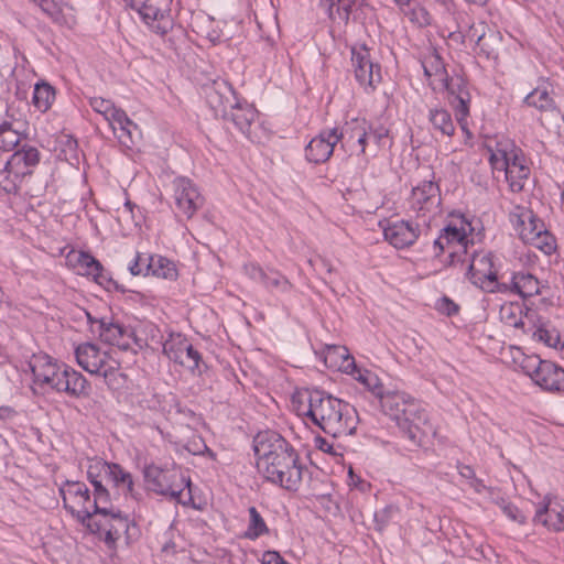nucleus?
<instances>
[{"label":"nucleus","mask_w":564,"mask_h":564,"mask_svg":"<svg viewBox=\"0 0 564 564\" xmlns=\"http://www.w3.org/2000/svg\"><path fill=\"white\" fill-rule=\"evenodd\" d=\"M258 470L269 481L288 490H296L303 467L293 447L276 433L258 434L254 438Z\"/></svg>","instance_id":"f257e3e1"},{"label":"nucleus","mask_w":564,"mask_h":564,"mask_svg":"<svg viewBox=\"0 0 564 564\" xmlns=\"http://www.w3.org/2000/svg\"><path fill=\"white\" fill-rule=\"evenodd\" d=\"M300 403L306 401L303 408L296 410L335 438L352 435L358 424L356 409L347 402L337 399L322 390H308L299 394Z\"/></svg>","instance_id":"f03ea898"},{"label":"nucleus","mask_w":564,"mask_h":564,"mask_svg":"<svg viewBox=\"0 0 564 564\" xmlns=\"http://www.w3.org/2000/svg\"><path fill=\"white\" fill-rule=\"evenodd\" d=\"M30 367L35 384L47 386L73 398L86 397L89 393V383L80 372L68 366L58 365L47 355L35 357Z\"/></svg>","instance_id":"7ed1b4c3"},{"label":"nucleus","mask_w":564,"mask_h":564,"mask_svg":"<svg viewBox=\"0 0 564 564\" xmlns=\"http://www.w3.org/2000/svg\"><path fill=\"white\" fill-rule=\"evenodd\" d=\"M147 488L155 494L169 496L178 503L187 506L193 501L191 480L180 468H162L149 465L143 470Z\"/></svg>","instance_id":"20e7f679"},{"label":"nucleus","mask_w":564,"mask_h":564,"mask_svg":"<svg viewBox=\"0 0 564 564\" xmlns=\"http://www.w3.org/2000/svg\"><path fill=\"white\" fill-rule=\"evenodd\" d=\"M521 367L525 375L542 390L564 395V369L558 365L542 360L539 356H528Z\"/></svg>","instance_id":"39448f33"},{"label":"nucleus","mask_w":564,"mask_h":564,"mask_svg":"<svg viewBox=\"0 0 564 564\" xmlns=\"http://www.w3.org/2000/svg\"><path fill=\"white\" fill-rule=\"evenodd\" d=\"M409 212L413 213L422 225L429 227L431 220L441 214V192L436 183L424 181L412 189L409 197Z\"/></svg>","instance_id":"423d86ee"},{"label":"nucleus","mask_w":564,"mask_h":564,"mask_svg":"<svg viewBox=\"0 0 564 564\" xmlns=\"http://www.w3.org/2000/svg\"><path fill=\"white\" fill-rule=\"evenodd\" d=\"M467 275L474 285L485 292H507L506 283L498 281L494 254L489 251L473 252Z\"/></svg>","instance_id":"0eeeda50"},{"label":"nucleus","mask_w":564,"mask_h":564,"mask_svg":"<svg viewBox=\"0 0 564 564\" xmlns=\"http://www.w3.org/2000/svg\"><path fill=\"white\" fill-rule=\"evenodd\" d=\"M59 494L65 509L76 517L82 524L93 528L91 520L95 511L87 486L80 481L67 480L59 488Z\"/></svg>","instance_id":"6e6552de"},{"label":"nucleus","mask_w":564,"mask_h":564,"mask_svg":"<svg viewBox=\"0 0 564 564\" xmlns=\"http://www.w3.org/2000/svg\"><path fill=\"white\" fill-rule=\"evenodd\" d=\"M404 410V413L399 416L397 424L412 446H422L425 437L430 433H434L426 411L414 399L409 402Z\"/></svg>","instance_id":"1a4fd4ad"},{"label":"nucleus","mask_w":564,"mask_h":564,"mask_svg":"<svg viewBox=\"0 0 564 564\" xmlns=\"http://www.w3.org/2000/svg\"><path fill=\"white\" fill-rule=\"evenodd\" d=\"M75 356L77 364L91 375L102 376L107 379L119 369V362L111 359L107 351L91 343H84L76 347Z\"/></svg>","instance_id":"9d476101"},{"label":"nucleus","mask_w":564,"mask_h":564,"mask_svg":"<svg viewBox=\"0 0 564 564\" xmlns=\"http://www.w3.org/2000/svg\"><path fill=\"white\" fill-rule=\"evenodd\" d=\"M40 162V152L33 147H23L21 150L15 151L10 159L6 162V171L14 175L13 181H8L3 184V191L7 193L17 192L20 183L25 176L32 174V169Z\"/></svg>","instance_id":"9b49d317"},{"label":"nucleus","mask_w":564,"mask_h":564,"mask_svg":"<svg viewBox=\"0 0 564 564\" xmlns=\"http://www.w3.org/2000/svg\"><path fill=\"white\" fill-rule=\"evenodd\" d=\"M163 352L170 360L180 364L192 372H202L199 368L200 354L182 335H170L163 344Z\"/></svg>","instance_id":"f8f14e48"},{"label":"nucleus","mask_w":564,"mask_h":564,"mask_svg":"<svg viewBox=\"0 0 564 564\" xmlns=\"http://www.w3.org/2000/svg\"><path fill=\"white\" fill-rule=\"evenodd\" d=\"M351 63L355 77L361 86L375 89L381 83V67L372 61L366 46L351 48Z\"/></svg>","instance_id":"ddd939ff"},{"label":"nucleus","mask_w":564,"mask_h":564,"mask_svg":"<svg viewBox=\"0 0 564 564\" xmlns=\"http://www.w3.org/2000/svg\"><path fill=\"white\" fill-rule=\"evenodd\" d=\"M163 2L164 0H124L126 6L135 10L147 24L156 22L153 29L160 34H165L170 26V17L162 8Z\"/></svg>","instance_id":"4468645a"},{"label":"nucleus","mask_w":564,"mask_h":564,"mask_svg":"<svg viewBox=\"0 0 564 564\" xmlns=\"http://www.w3.org/2000/svg\"><path fill=\"white\" fill-rule=\"evenodd\" d=\"M174 200L178 210L191 218L204 204V198L189 178L176 177L173 181Z\"/></svg>","instance_id":"2eb2a0df"},{"label":"nucleus","mask_w":564,"mask_h":564,"mask_svg":"<svg viewBox=\"0 0 564 564\" xmlns=\"http://www.w3.org/2000/svg\"><path fill=\"white\" fill-rule=\"evenodd\" d=\"M209 107L216 116L226 113L230 106L236 105L237 97L231 85L221 78H217L203 86Z\"/></svg>","instance_id":"dca6fc26"},{"label":"nucleus","mask_w":564,"mask_h":564,"mask_svg":"<svg viewBox=\"0 0 564 564\" xmlns=\"http://www.w3.org/2000/svg\"><path fill=\"white\" fill-rule=\"evenodd\" d=\"M341 140L338 128L322 131L305 148V156L312 163H324L332 156L335 145Z\"/></svg>","instance_id":"f3484780"},{"label":"nucleus","mask_w":564,"mask_h":564,"mask_svg":"<svg viewBox=\"0 0 564 564\" xmlns=\"http://www.w3.org/2000/svg\"><path fill=\"white\" fill-rule=\"evenodd\" d=\"M67 258L69 261L76 262L79 274L93 276L96 283L106 289L117 286L116 282L105 273L101 263L91 254L84 251H72Z\"/></svg>","instance_id":"a211bd4d"},{"label":"nucleus","mask_w":564,"mask_h":564,"mask_svg":"<svg viewBox=\"0 0 564 564\" xmlns=\"http://www.w3.org/2000/svg\"><path fill=\"white\" fill-rule=\"evenodd\" d=\"M86 314L90 324L98 325L99 337L104 343L118 346L122 350L130 348L131 333L126 327L106 318L93 319L89 313Z\"/></svg>","instance_id":"6ab92c4d"},{"label":"nucleus","mask_w":564,"mask_h":564,"mask_svg":"<svg viewBox=\"0 0 564 564\" xmlns=\"http://www.w3.org/2000/svg\"><path fill=\"white\" fill-rule=\"evenodd\" d=\"M511 220L514 223L519 236L524 243L533 241L544 230L545 226L531 209L519 206L516 208V212L511 213Z\"/></svg>","instance_id":"aec40b11"},{"label":"nucleus","mask_w":564,"mask_h":564,"mask_svg":"<svg viewBox=\"0 0 564 564\" xmlns=\"http://www.w3.org/2000/svg\"><path fill=\"white\" fill-rule=\"evenodd\" d=\"M420 223L413 225L410 221L401 220L386 227L383 235L392 246L402 249L415 242L420 235Z\"/></svg>","instance_id":"412c9836"},{"label":"nucleus","mask_w":564,"mask_h":564,"mask_svg":"<svg viewBox=\"0 0 564 564\" xmlns=\"http://www.w3.org/2000/svg\"><path fill=\"white\" fill-rule=\"evenodd\" d=\"M534 522L555 532L564 531V502L549 501L536 509Z\"/></svg>","instance_id":"4be33fe9"},{"label":"nucleus","mask_w":564,"mask_h":564,"mask_svg":"<svg viewBox=\"0 0 564 564\" xmlns=\"http://www.w3.org/2000/svg\"><path fill=\"white\" fill-rule=\"evenodd\" d=\"M507 292L518 294L521 297H532L540 294V282L531 273L519 271L511 276L510 283H506Z\"/></svg>","instance_id":"5701e85b"},{"label":"nucleus","mask_w":564,"mask_h":564,"mask_svg":"<svg viewBox=\"0 0 564 564\" xmlns=\"http://www.w3.org/2000/svg\"><path fill=\"white\" fill-rule=\"evenodd\" d=\"M221 117L232 122L242 133H247L257 117V112L249 105H242L237 100L236 105L230 106Z\"/></svg>","instance_id":"b1692460"},{"label":"nucleus","mask_w":564,"mask_h":564,"mask_svg":"<svg viewBox=\"0 0 564 564\" xmlns=\"http://www.w3.org/2000/svg\"><path fill=\"white\" fill-rule=\"evenodd\" d=\"M411 400L412 398L404 392L387 391L379 402L384 414L397 422Z\"/></svg>","instance_id":"393cba45"},{"label":"nucleus","mask_w":564,"mask_h":564,"mask_svg":"<svg viewBox=\"0 0 564 564\" xmlns=\"http://www.w3.org/2000/svg\"><path fill=\"white\" fill-rule=\"evenodd\" d=\"M108 123L123 145L129 147V143L133 142V132L138 130V127L122 109L115 111L113 119H110Z\"/></svg>","instance_id":"a878e982"},{"label":"nucleus","mask_w":564,"mask_h":564,"mask_svg":"<svg viewBox=\"0 0 564 564\" xmlns=\"http://www.w3.org/2000/svg\"><path fill=\"white\" fill-rule=\"evenodd\" d=\"M523 102L529 106L538 109L540 112H546L551 115H558L560 109L556 106V102L551 97L549 90L545 87H536L531 93H529Z\"/></svg>","instance_id":"bb28decb"},{"label":"nucleus","mask_w":564,"mask_h":564,"mask_svg":"<svg viewBox=\"0 0 564 564\" xmlns=\"http://www.w3.org/2000/svg\"><path fill=\"white\" fill-rule=\"evenodd\" d=\"M356 0H321V7L333 21L347 23Z\"/></svg>","instance_id":"cd10ccee"},{"label":"nucleus","mask_w":564,"mask_h":564,"mask_svg":"<svg viewBox=\"0 0 564 564\" xmlns=\"http://www.w3.org/2000/svg\"><path fill=\"white\" fill-rule=\"evenodd\" d=\"M369 123L361 118H354L347 121L338 134H341V140H345L343 145L354 147L355 139L361 135H368Z\"/></svg>","instance_id":"c85d7f7f"},{"label":"nucleus","mask_w":564,"mask_h":564,"mask_svg":"<svg viewBox=\"0 0 564 564\" xmlns=\"http://www.w3.org/2000/svg\"><path fill=\"white\" fill-rule=\"evenodd\" d=\"M148 260L151 275L169 280L176 279L177 270L171 260L161 256H149Z\"/></svg>","instance_id":"c756f323"},{"label":"nucleus","mask_w":564,"mask_h":564,"mask_svg":"<svg viewBox=\"0 0 564 564\" xmlns=\"http://www.w3.org/2000/svg\"><path fill=\"white\" fill-rule=\"evenodd\" d=\"M55 99V90L47 83H37L34 86L32 102L41 112L47 111Z\"/></svg>","instance_id":"7c9ffc66"},{"label":"nucleus","mask_w":564,"mask_h":564,"mask_svg":"<svg viewBox=\"0 0 564 564\" xmlns=\"http://www.w3.org/2000/svg\"><path fill=\"white\" fill-rule=\"evenodd\" d=\"M94 498L91 499L95 514L107 516L110 512V495L101 480H93Z\"/></svg>","instance_id":"2f4dec72"},{"label":"nucleus","mask_w":564,"mask_h":564,"mask_svg":"<svg viewBox=\"0 0 564 564\" xmlns=\"http://www.w3.org/2000/svg\"><path fill=\"white\" fill-rule=\"evenodd\" d=\"M100 471L108 476L117 486H126L128 492L132 494V477L129 473H126L118 464L102 463Z\"/></svg>","instance_id":"473e14b6"},{"label":"nucleus","mask_w":564,"mask_h":564,"mask_svg":"<svg viewBox=\"0 0 564 564\" xmlns=\"http://www.w3.org/2000/svg\"><path fill=\"white\" fill-rule=\"evenodd\" d=\"M430 121L434 129L441 131L444 135L454 134L455 126L448 111L445 109H432L430 111Z\"/></svg>","instance_id":"72a5a7b5"},{"label":"nucleus","mask_w":564,"mask_h":564,"mask_svg":"<svg viewBox=\"0 0 564 564\" xmlns=\"http://www.w3.org/2000/svg\"><path fill=\"white\" fill-rule=\"evenodd\" d=\"M248 511H249L250 520H249L247 536L250 539H257V538L261 536L262 534L268 533V531H269L268 527H267L263 518L261 517V514L258 512L257 508L250 507L248 509Z\"/></svg>","instance_id":"f704fd0d"},{"label":"nucleus","mask_w":564,"mask_h":564,"mask_svg":"<svg viewBox=\"0 0 564 564\" xmlns=\"http://www.w3.org/2000/svg\"><path fill=\"white\" fill-rule=\"evenodd\" d=\"M530 170L523 165L518 169L508 170L505 174L507 182L509 183L510 189L514 193L521 192L524 187V183L528 180Z\"/></svg>","instance_id":"c9c22d12"},{"label":"nucleus","mask_w":564,"mask_h":564,"mask_svg":"<svg viewBox=\"0 0 564 564\" xmlns=\"http://www.w3.org/2000/svg\"><path fill=\"white\" fill-rule=\"evenodd\" d=\"M105 520L100 523H106L108 529L113 530L115 533L119 535L128 533L129 530V519L126 516H122L120 512L115 513L110 508V512L107 516H104Z\"/></svg>","instance_id":"e433bc0d"},{"label":"nucleus","mask_w":564,"mask_h":564,"mask_svg":"<svg viewBox=\"0 0 564 564\" xmlns=\"http://www.w3.org/2000/svg\"><path fill=\"white\" fill-rule=\"evenodd\" d=\"M89 104L91 108L97 113L101 115L107 122H109L110 119H113L115 111L119 110V108L115 107L111 100L101 97H91L89 99Z\"/></svg>","instance_id":"4c0bfd02"},{"label":"nucleus","mask_w":564,"mask_h":564,"mask_svg":"<svg viewBox=\"0 0 564 564\" xmlns=\"http://www.w3.org/2000/svg\"><path fill=\"white\" fill-rule=\"evenodd\" d=\"M335 356L343 359L341 365L339 366L341 369H344L348 373H352L356 369V362L352 356L349 355V351L344 346H332L328 347L327 350V358Z\"/></svg>","instance_id":"58836bf2"},{"label":"nucleus","mask_w":564,"mask_h":564,"mask_svg":"<svg viewBox=\"0 0 564 564\" xmlns=\"http://www.w3.org/2000/svg\"><path fill=\"white\" fill-rule=\"evenodd\" d=\"M443 236L445 238L446 245L456 243L459 248L467 252L468 241L464 231L457 227L447 226L443 229Z\"/></svg>","instance_id":"ea45409f"},{"label":"nucleus","mask_w":564,"mask_h":564,"mask_svg":"<svg viewBox=\"0 0 564 564\" xmlns=\"http://www.w3.org/2000/svg\"><path fill=\"white\" fill-rule=\"evenodd\" d=\"M357 379L361 381L368 388V390L379 400L381 395H383L387 392L384 391L379 378L371 372L359 373Z\"/></svg>","instance_id":"a19ab883"},{"label":"nucleus","mask_w":564,"mask_h":564,"mask_svg":"<svg viewBox=\"0 0 564 564\" xmlns=\"http://www.w3.org/2000/svg\"><path fill=\"white\" fill-rule=\"evenodd\" d=\"M262 283L270 290L276 289L284 293L290 292L293 286L284 275L278 272H274L272 275L268 274V278Z\"/></svg>","instance_id":"79ce46f5"},{"label":"nucleus","mask_w":564,"mask_h":564,"mask_svg":"<svg viewBox=\"0 0 564 564\" xmlns=\"http://www.w3.org/2000/svg\"><path fill=\"white\" fill-rule=\"evenodd\" d=\"M528 245H531L542 250L545 254L552 253V251L555 249L554 239L545 227L544 230H542V232L538 235L535 239H533V241H530Z\"/></svg>","instance_id":"37998d69"},{"label":"nucleus","mask_w":564,"mask_h":564,"mask_svg":"<svg viewBox=\"0 0 564 564\" xmlns=\"http://www.w3.org/2000/svg\"><path fill=\"white\" fill-rule=\"evenodd\" d=\"M445 87L449 95L453 97L451 102L455 106L457 115L462 117L460 119H463L468 113V106L466 99L462 94L455 93L452 83L446 82Z\"/></svg>","instance_id":"c03bdc74"},{"label":"nucleus","mask_w":564,"mask_h":564,"mask_svg":"<svg viewBox=\"0 0 564 564\" xmlns=\"http://www.w3.org/2000/svg\"><path fill=\"white\" fill-rule=\"evenodd\" d=\"M20 142L19 129L0 131V149L11 151Z\"/></svg>","instance_id":"a18cd8bd"},{"label":"nucleus","mask_w":564,"mask_h":564,"mask_svg":"<svg viewBox=\"0 0 564 564\" xmlns=\"http://www.w3.org/2000/svg\"><path fill=\"white\" fill-rule=\"evenodd\" d=\"M43 12L53 19H58L62 13V0H33Z\"/></svg>","instance_id":"49530a36"},{"label":"nucleus","mask_w":564,"mask_h":564,"mask_svg":"<svg viewBox=\"0 0 564 564\" xmlns=\"http://www.w3.org/2000/svg\"><path fill=\"white\" fill-rule=\"evenodd\" d=\"M149 256L145 254H137L133 262L129 265V271L132 275H150V269H148Z\"/></svg>","instance_id":"de8ad7c7"},{"label":"nucleus","mask_w":564,"mask_h":564,"mask_svg":"<svg viewBox=\"0 0 564 564\" xmlns=\"http://www.w3.org/2000/svg\"><path fill=\"white\" fill-rule=\"evenodd\" d=\"M409 15L411 22L415 23L419 26H426L431 24V15L429 11L421 6L411 9Z\"/></svg>","instance_id":"09e8293b"},{"label":"nucleus","mask_w":564,"mask_h":564,"mask_svg":"<svg viewBox=\"0 0 564 564\" xmlns=\"http://www.w3.org/2000/svg\"><path fill=\"white\" fill-rule=\"evenodd\" d=\"M467 37L470 41H474L482 52H486L489 55V52L485 47L486 33L484 24L480 23L478 26L473 25L467 33Z\"/></svg>","instance_id":"8fccbe9b"},{"label":"nucleus","mask_w":564,"mask_h":564,"mask_svg":"<svg viewBox=\"0 0 564 564\" xmlns=\"http://www.w3.org/2000/svg\"><path fill=\"white\" fill-rule=\"evenodd\" d=\"M93 528H89L90 531H104L105 532V543L109 547H113L116 542L121 538L118 533H115L113 530L108 529L106 523L93 522Z\"/></svg>","instance_id":"3c124183"},{"label":"nucleus","mask_w":564,"mask_h":564,"mask_svg":"<svg viewBox=\"0 0 564 564\" xmlns=\"http://www.w3.org/2000/svg\"><path fill=\"white\" fill-rule=\"evenodd\" d=\"M501 510L513 522L520 524L525 522V517L520 512V510L512 503L508 502L506 499H501Z\"/></svg>","instance_id":"603ef678"},{"label":"nucleus","mask_w":564,"mask_h":564,"mask_svg":"<svg viewBox=\"0 0 564 564\" xmlns=\"http://www.w3.org/2000/svg\"><path fill=\"white\" fill-rule=\"evenodd\" d=\"M534 337L550 347H555L560 343L558 335H553L550 330L542 327L534 332Z\"/></svg>","instance_id":"864d4df0"},{"label":"nucleus","mask_w":564,"mask_h":564,"mask_svg":"<svg viewBox=\"0 0 564 564\" xmlns=\"http://www.w3.org/2000/svg\"><path fill=\"white\" fill-rule=\"evenodd\" d=\"M436 307L441 313L446 314L447 316H452L458 312V305L446 296L442 297L437 302Z\"/></svg>","instance_id":"5fc2aeb1"},{"label":"nucleus","mask_w":564,"mask_h":564,"mask_svg":"<svg viewBox=\"0 0 564 564\" xmlns=\"http://www.w3.org/2000/svg\"><path fill=\"white\" fill-rule=\"evenodd\" d=\"M389 130L382 126L372 129H368V138H372L378 145H383L384 140L388 138Z\"/></svg>","instance_id":"6e6d98bb"},{"label":"nucleus","mask_w":564,"mask_h":564,"mask_svg":"<svg viewBox=\"0 0 564 564\" xmlns=\"http://www.w3.org/2000/svg\"><path fill=\"white\" fill-rule=\"evenodd\" d=\"M245 270L246 273L256 281L262 282L265 281V279L268 278V273L253 263L245 265Z\"/></svg>","instance_id":"4d7b16f0"},{"label":"nucleus","mask_w":564,"mask_h":564,"mask_svg":"<svg viewBox=\"0 0 564 564\" xmlns=\"http://www.w3.org/2000/svg\"><path fill=\"white\" fill-rule=\"evenodd\" d=\"M7 116L11 120H1L0 121V131L2 130H14L21 127V122L14 118V115L11 113V107L7 109Z\"/></svg>","instance_id":"13d9d810"},{"label":"nucleus","mask_w":564,"mask_h":564,"mask_svg":"<svg viewBox=\"0 0 564 564\" xmlns=\"http://www.w3.org/2000/svg\"><path fill=\"white\" fill-rule=\"evenodd\" d=\"M262 564H288L283 557L275 551H265L261 558Z\"/></svg>","instance_id":"bf43d9fd"},{"label":"nucleus","mask_w":564,"mask_h":564,"mask_svg":"<svg viewBox=\"0 0 564 564\" xmlns=\"http://www.w3.org/2000/svg\"><path fill=\"white\" fill-rule=\"evenodd\" d=\"M524 164L521 162V160L513 155L512 160L505 153V161H501V167H503L505 174H507L508 170H513V167L518 169L520 166H523Z\"/></svg>","instance_id":"052dcab7"},{"label":"nucleus","mask_w":564,"mask_h":564,"mask_svg":"<svg viewBox=\"0 0 564 564\" xmlns=\"http://www.w3.org/2000/svg\"><path fill=\"white\" fill-rule=\"evenodd\" d=\"M392 512V507L384 508L380 512H376L375 518L376 522L379 525V530L383 528V525L388 522L390 514Z\"/></svg>","instance_id":"680f3d73"},{"label":"nucleus","mask_w":564,"mask_h":564,"mask_svg":"<svg viewBox=\"0 0 564 564\" xmlns=\"http://www.w3.org/2000/svg\"><path fill=\"white\" fill-rule=\"evenodd\" d=\"M315 445L316 447L322 451V452H325V453H328V454H333L335 455L336 452L334 449V446L333 444H330L327 440H325L324 437H321V436H317L315 438Z\"/></svg>","instance_id":"e2e57ef3"},{"label":"nucleus","mask_w":564,"mask_h":564,"mask_svg":"<svg viewBox=\"0 0 564 564\" xmlns=\"http://www.w3.org/2000/svg\"><path fill=\"white\" fill-rule=\"evenodd\" d=\"M458 473L460 477L467 479L469 482L477 478L474 469L468 465H459Z\"/></svg>","instance_id":"0e129e2a"},{"label":"nucleus","mask_w":564,"mask_h":564,"mask_svg":"<svg viewBox=\"0 0 564 564\" xmlns=\"http://www.w3.org/2000/svg\"><path fill=\"white\" fill-rule=\"evenodd\" d=\"M469 486L478 494H480L482 490H487V488L484 484V481L479 478H475L473 481L469 482Z\"/></svg>","instance_id":"69168bd1"},{"label":"nucleus","mask_w":564,"mask_h":564,"mask_svg":"<svg viewBox=\"0 0 564 564\" xmlns=\"http://www.w3.org/2000/svg\"><path fill=\"white\" fill-rule=\"evenodd\" d=\"M501 161H505V152L501 158H498L496 154L490 156V163L495 170H503V167H501Z\"/></svg>","instance_id":"338daca9"},{"label":"nucleus","mask_w":564,"mask_h":564,"mask_svg":"<svg viewBox=\"0 0 564 564\" xmlns=\"http://www.w3.org/2000/svg\"><path fill=\"white\" fill-rule=\"evenodd\" d=\"M367 139L368 135H361L360 138L355 139V144L359 147L358 154H365Z\"/></svg>","instance_id":"774afa93"}]
</instances>
